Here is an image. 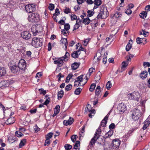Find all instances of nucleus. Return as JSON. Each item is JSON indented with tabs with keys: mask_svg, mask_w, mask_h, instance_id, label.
<instances>
[{
	"mask_svg": "<svg viewBox=\"0 0 150 150\" xmlns=\"http://www.w3.org/2000/svg\"><path fill=\"white\" fill-rule=\"evenodd\" d=\"M15 119L14 117H11L9 118L5 122L7 125H11L14 123Z\"/></svg>",
	"mask_w": 150,
	"mask_h": 150,
	"instance_id": "nucleus-14",
	"label": "nucleus"
},
{
	"mask_svg": "<svg viewBox=\"0 0 150 150\" xmlns=\"http://www.w3.org/2000/svg\"><path fill=\"white\" fill-rule=\"evenodd\" d=\"M71 11L70 9L69 8L66 7L64 9V12L65 13L67 14L70 13Z\"/></svg>",
	"mask_w": 150,
	"mask_h": 150,
	"instance_id": "nucleus-55",
	"label": "nucleus"
},
{
	"mask_svg": "<svg viewBox=\"0 0 150 150\" xmlns=\"http://www.w3.org/2000/svg\"><path fill=\"white\" fill-rule=\"evenodd\" d=\"M83 75H81L80 76H79L76 79V80L74 82V85L75 86H77V84H76V83H78V86H79L80 84V82L81 81H82L83 80Z\"/></svg>",
	"mask_w": 150,
	"mask_h": 150,
	"instance_id": "nucleus-13",
	"label": "nucleus"
},
{
	"mask_svg": "<svg viewBox=\"0 0 150 150\" xmlns=\"http://www.w3.org/2000/svg\"><path fill=\"white\" fill-rule=\"evenodd\" d=\"M87 13H88L87 15V16L89 17L93 16V14H94V11L88 10L87 11Z\"/></svg>",
	"mask_w": 150,
	"mask_h": 150,
	"instance_id": "nucleus-36",
	"label": "nucleus"
},
{
	"mask_svg": "<svg viewBox=\"0 0 150 150\" xmlns=\"http://www.w3.org/2000/svg\"><path fill=\"white\" fill-rule=\"evenodd\" d=\"M38 91L40 92V94H43L45 95L47 93L46 91L44 90L43 88H40L38 90Z\"/></svg>",
	"mask_w": 150,
	"mask_h": 150,
	"instance_id": "nucleus-47",
	"label": "nucleus"
},
{
	"mask_svg": "<svg viewBox=\"0 0 150 150\" xmlns=\"http://www.w3.org/2000/svg\"><path fill=\"white\" fill-rule=\"evenodd\" d=\"M91 21V20L88 17L84 18L83 21V23L85 24V25H87L89 24Z\"/></svg>",
	"mask_w": 150,
	"mask_h": 150,
	"instance_id": "nucleus-29",
	"label": "nucleus"
},
{
	"mask_svg": "<svg viewBox=\"0 0 150 150\" xmlns=\"http://www.w3.org/2000/svg\"><path fill=\"white\" fill-rule=\"evenodd\" d=\"M64 94V92L63 90H61L59 91L57 94L58 99V100L61 99Z\"/></svg>",
	"mask_w": 150,
	"mask_h": 150,
	"instance_id": "nucleus-27",
	"label": "nucleus"
},
{
	"mask_svg": "<svg viewBox=\"0 0 150 150\" xmlns=\"http://www.w3.org/2000/svg\"><path fill=\"white\" fill-rule=\"evenodd\" d=\"M101 134V131L96 130V132L94 134V138H96V139H98L99 138Z\"/></svg>",
	"mask_w": 150,
	"mask_h": 150,
	"instance_id": "nucleus-28",
	"label": "nucleus"
},
{
	"mask_svg": "<svg viewBox=\"0 0 150 150\" xmlns=\"http://www.w3.org/2000/svg\"><path fill=\"white\" fill-rule=\"evenodd\" d=\"M96 86V84H92L89 88V90L91 92L93 91L95 88Z\"/></svg>",
	"mask_w": 150,
	"mask_h": 150,
	"instance_id": "nucleus-46",
	"label": "nucleus"
},
{
	"mask_svg": "<svg viewBox=\"0 0 150 150\" xmlns=\"http://www.w3.org/2000/svg\"><path fill=\"white\" fill-rule=\"evenodd\" d=\"M122 66L121 67V70L120 71L118 70H117V72L119 71L120 72H122L125 70V68L128 65L127 64H126L125 61H124L122 62Z\"/></svg>",
	"mask_w": 150,
	"mask_h": 150,
	"instance_id": "nucleus-24",
	"label": "nucleus"
},
{
	"mask_svg": "<svg viewBox=\"0 0 150 150\" xmlns=\"http://www.w3.org/2000/svg\"><path fill=\"white\" fill-rule=\"evenodd\" d=\"M91 24L92 28L96 27L98 25V21L95 19L91 21Z\"/></svg>",
	"mask_w": 150,
	"mask_h": 150,
	"instance_id": "nucleus-26",
	"label": "nucleus"
},
{
	"mask_svg": "<svg viewBox=\"0 0 150 150\" xmlns=\"http://www.w3.org/2000/svg\"><path fill=\"white\" fill-rule=\"evenodd\" d=\"M146 39L145 38H140L139 37H138L136 39V42L137 44H141L142 43H143L144 45L146 43V42L145 43L144 42V41H146Z\"/></svg>",
	"mask_w": 150,
	"mask_h": 150,
	"instance_id": "nucleus-15",
	"label": "nucleus"
},
{
	"mask_svg": "<svg viewBox=\"0 0 150 150\" xmlns=\"http://www.w3.org/2000/svg\"><path fill=\"white\" fill-rule=\"evenodd\" d=\"M118 110L122 112H124L127 110L126 105L123 103H120L118 105L117 107Z\"/></svg>",
	"mask_w": 150,
	"mask_h": 150,
	"instance_id": "nucleus-12",
	"label": "nucleus"
},
{
	"mask_svg": "<svg viewBox=\"0 0 150 150\" xmlns=\"http://www.w3.org/2000/svg\"><path fill=\"white\" fill-rule=\"evenodd\" d=\"M132 47V44L128 42L126 47V50L127 51H129Z\"/></svg>",
	"mask_w": 150,
	"mask_h": 150,
	"instance_id": "nucleus-40",
	"label": "nucleus"
},
{
	"mask_svg": "<svg viewBox=\"0 0 150 150\" xmlns=\"http://www.w3.org/2000/svg\"><path fill=\"white\" fill-rule=\"evenodd\" d=\"M21 37L26 40H28L30 38L31 34L28 31H24L21 33Z\"/></svg>",
	"mask_w": 150,
	"mask_h": 150,
	"instance_id": "nucleus-8",
	"label": "nucleus"
},
{
	"mask_svg": "<svg viewBox=\"0 0 150 150\" xmlns=\"http://www.w3.org/2000/svg\"><path fill=\"white\" fill-rule=\"evenodd\" d=\"M80 27L79 24L77 23V21H76V23L74 26V28L73 31L79 28Z\"/></svg>",
	"mask_w": 150,
	"mask_h": 150,
	"instance_id": "nucleus-49",
	"label": "nucleus"
},
{
	"mask_svg": "<svg viewBox=\"0 0 150 150\" xmlns=\"http://www.w3.org/2000/svg\"><path fill=\"white\" fill-rule=\"evenodd\" d=\"M61 43L64 44L65 45V49H67L68 45V42L67 39L62 38L60 40Z\"/></svg>",
	"mask_w": 150,
	"mask_h": 150,
	"instance_id": "nucleus-21",
	"label": "nucleus"
},
{
	"mask_svg": "<svg viewBox=\"0 0 150 150\" xmlns=\"http://www.w3.org/2000/svg\"><path fill=\"white\" fill-rule=\"evenodd\" d=\"M107 123V121H103V120L101 121L100 125L102 127H105L106 126V124Z\"/></svg>",
	"mask_w": 150,
	"mask_h": 150,
	"instance_id": "nucleus-57",
	"label": "nucleus"
},
{
	"mask_svg": "<svg viewBox=\"0 0 150 150\" xmlns=\"http://www.w3.org/2000/svg\"><path fill=\"white\" fill-rule=\"evenodd\" d=\"M10 69L11 71L13 73H16L19 70V68L18 66H17L16 65H13L10 63Z\"/></svg>",
	"mask_w": 150,
	"mask_h": 150,
	"instance_id": "nucleus-10",
	"label": "nucleus"
},
{
	"mask_svg": "<svg viewBox=\"0 0 150 150\" xmlns=\"http://www.w3.org/2000/svg\"><path fill=\"white\" fill-rule=\"evenodd\" d=\"M31 31L34 35H35L37 33H38V30L36 29V27L35 26H33L31 28Z\"/></svg>",
	"mask_w": 150,
	"mask_h": 150,
	"instance_id": "nucleus-30",
	"label": "nucleus"
},
{
	"mask_svg": "<svg viewBox=\"0 0 150 150\" xmlns=\"http://www.w3.org/2000/svg\"><path fill=\"white\" fill-rule=\"evenodd\" d=\"M72 88V86L71 84H69L67 85L65 88V90L66 91H68L70 90Z\"/></svg>",
	"mask_w": 150,
	"mask_h": 150,
	"instance_id": "nucleus-45",
	"label": "nucleus"
},
{
	"mask_svg": "<svg viewBox=\"0 0 150 150\" xmlns=\"http://www.w3.org/2000/svg\"><path fill=\"white\" fill-rule=\"evenodd\" d=\"M137 128H132L129 130L127 134V136H130L132 134V133Z\"/></svg>",
	"mask_w": 150,
	"mask_h": 150,
	"instance_id": "nucleus-43",
	"label": "nucleus"
},
{
	"mask_svg": "<svg viewBox=\"0 0 150 150\" xmlns=\"http://www.w3.org/2000/svg\"><path fill=\"white\" fill-rule=\"evenodd\" d=\"M144 124L143 126L142 129L145 130L146 129L150 124V121L148 118H147L144 122Z\"/></svg>",
	"mask_w": 150,
	"mask_h": 150,
	"instance_id": "nucleus-17",
	"label": "nucleus"
},
{
	"mask_svg": "<svg viewBox=\"0 0 150 150\" xmlns=\"http://www.w3.org/2000/svg\"><path fill=\"white\" fill-rule=\"evenodd\" d=\"M82 89L80 88H78L76 89L74 91V94L76 95H79L81 92Z\"/></svg>",
	"mask_w": 150,
	"mask_h": 150,
	"instance_id": "nucleus-33",
	"label": "nucleus"
},
{
	"mask_svg": "<svg viewBox=\"0 0 150 150\" xmlns=\"http://www.w3.org/2000/svg\"><path fill=\"white\" fill-rule=\"evenodd\" d=\"M64 59L63 58H62V57L57 59L55 60L54 61V63L55 64H57V66L60 67H62L64 63L63 60Z\"/></svg>",
	"mask_w": 150,
	"mask_h": 150,
	"instance_id": "nucleus-11",
	"label": "nucleus"
},
{
	"mask_svg": "<svg viewBox=\"0 0 150 150\" xmlns=\"http://www.w3.org/2000/svg\"><path fill=\"white\" fill-rule=\"evenodd\" d=\"M53 133L52 132H50L47 134L46 136V139H49L52 137Z\"/></svg>",
	"mask_w": 150,
	"mask_h": 150,
	"instance_id": "nucleus-51",
	"label": "nucleus"
},
{
	"mask_svg": "<svg viewBox=\"0 0 150 150\" xmlns=\"http://www.w3.org/2000/svg\"><path fill=\"white\" fill-rule=\"evenodd\" d=\"M109 15V13L107 11L106 7L104 6H102L101 7L100 12L98 14L96 18H102L103 17L106 18Z\"/></svg>",
	"mask_w": 150,
	"mask_h": 150,
	"instance_id": "nucleus-4",
	"label": "nucleus"
},
{
	"mask_svg": "<svg viewBox=\"0 0 150 150\" xmlns=\"http://www.w3.org/2000/svg\"><path fill=\"white\" fill-rule=\"evenodd\" d=\"M147 12L146 11H143L140 13L139 16L140 17L144 19L146 17Z\"/></svg>",
	"mask_w": 150,
	"mask_h": 150,
	"instance_id": "nucleus-32",
	"label": "nucleus"
},
{
	"mask_svg": "<svg viewBox=\"0 0 150 150\" xmlns=\"http://www.w3.org/2000/svg\"><path fill=\"white\" fill-rule=\"evenodd\" d=\"M95 111L94 109H93L91 110L90 112H90V113L88 115V116L90 117L91 118H92V116H93L95 113V112H94Z\"/></svg>",
	"mask_w": 150,
	"mask_h": 150,
	"instance_id": "nucleus-42",
	"label": "nucleus"
},
{
	"mask_svg": "<svg viewBox=\"0 0 150 150\" xmlns=\"http://www.w3.org/2000/svg\"><path fill=\"white\" fill-rule=\"evenodd\" d=\"M132 12V10L129 8H127V9H125V13L128 15H129L131 14Z\"/></svg>",
	"mask_w": 150,
	"mask_h": 150,
	"instance_id": "nucleus-50",
	"label": "nucleus"
},
{
	"mask_svg": "<svg viewBox=\"0 0 150 150\" xmlns=\"http://www.w3.org/2000/svg\"><path fill=\"white\" fill-rule=\"evenodd\" d=\"M26 142V139H23L21 140L19 145V148H21L23 146L25 145Z\"/></svg>",
	"mask_w": 150,
	"mask_h": 150,
	"instance_id": "nucleus-31",
	"label": "nucleus"
},
{
	"mask_svg": "<svg viewBox=\"0 0 150 150\" xmlns=\"http://www.w3.org/2000/svg\"><path fill=\"white\" fill-rule=\"evenodd\" d=\"M113 131L112 130H110L108 132H107L105 135V136L103 137L105 139H106L108 137H111L113 134Z\"/></svg>",
	"mask_w": 150,
	"mask_h": 150,
	"instance_id": "nucleus-18",
	"label": "nucleus"
},
{
	"mask_svg": "<svg viewBox=\"0 0 150 150\" xmlns=\"http://www.w3.org/2000/svg\"><path fill=\"white\" fill-rule=\"evenodd\" d=\"M43 41V39L42 38L38 39V38L35 37L32 39L31 44L35 47L38 48L42 45Z\"/></svg>",
	"mask_w": 150,
	"mask_h": 150,
	"instance_id": "nucleus-3",
	"label": "nucleus"
},
{
	"mask_svg": "<svg viewBox=\"0 0 150 150\" xmlns=\"http://www.w3.org/2000/svg\"><path fill=\"white\" fill-rule=\"evenodd\" d=\"M50 143V140L49 139H46L45 142L44 146H49Z\"/></svg>",
	"mask_w": 150,
	"mask_h": 150,
	"instance_id": "nucleus-56",
	"label": "nucleus"
},
{
	"mask_svg": "<svg viewBox=\"0 0 150 150\" xmlns=\"http://www.w3.org/2000/svg\"><path fill=\"white\" fill-rule=\"evenodd\" d=\"M18 66L19 70L21 69L24 71L26 67V63L25 60L23 59H21L18 62Z\"/></svg>",
	"mask_w": 150,
	"mask_h": 150,
	"instance_id": "nucleus-7",
	"label": "nucleus"
},
{
	"mask_svg": "<svg viewBox=\"0 0 150 150\" xmlns=\"http://www.w3.org/2000/svg\"><path fill=\"white\" fill-rule=\"evenodd\" d=\"M6 74V71L5 68L0 67V77L4 76Z\"/></svg>",
	"mask_w": 150,
	"mask_h": 150,
	"instance_id": "nucleus-16",
	"label": "nucleus"
},
{
	"mask_svg": "<svg viewBox=\"0 0 150 150\" xmlns=\"http://www.w3.org/2000/svg\"><path fill=\"white\" fill-rule=\"evenodd\" d=\"M50 98L48 97L46 99L45 101L43 103V104H44V105H47L49 103V102H50Z\"/></svg>",
	"mask_w": 150,
	"mask_h": 150,
	"instance_id": "nucleus-60",
	"label": "nucleus"
},
{
	"mask_svg": "<svg viewBox=\"0 0 150 150\" xmlns=\"http://www.w3.org/2000/svg\"><path fill=\"white\" fill-rule=\"evenodd\" d=\"M64 147L66 150H70L72 148V146L69 144H65Z\"/></svg>",
	"mask_w": 150,
	"mask_h": 150,
	"instance_id": "nucleus-37",
	"label": "nucleus"
},
{
	"mask_svg": "<svg viewBox=\"0 0 150 150\" xmlns=\"http://www.w3.org/2000/svg\"><path fill=\"white\" fill-rule=\"evenodd\" d=\"M114 16L116 18H118L121 17L122 16V14L118 12L117 11L114 14Z\"/></svg>",
	"mask_w": 150,
	"mask_h": 150,
	"instance_id": "nucleus-53",
	"label": "nucleus"
},
{
	"mask_svg": "<svg viewBox=\"0 0 150 150\" xmlns=\"http://www.w3.org/2000/svg\"><path fill=\"white\" fill-rule=\"evenodd\" d=\"M28 20L31 23H36L40 21V15L37 12L32 13L28 15Z\"/></svg>",
	"mask_w": 150,
	"mask_h": 150,
	"instance_id": "nucleus-1",
	"label": "nucleus"
},
{
	"mask_svg": "<svg viewBox=\"0 0 150 150\" xmlns=\"http://www.w3.org/2000/svg\"><path fill=\"white\" fill-rule=\"evenodd\" d=\"M70 28V25L69 23H66L64 25V30L67 31Z\"/></svg>",
	"mask_w": 150,
	"mask_h": 150,
	"instance_id": "nucleus-48",
	"label": "nucleus"
},
{
	"mask_svg": "<svg viewBox=\"0 0 150 150\" xmlns=\"http://www.w3.org/2000/svg\"><path fill=\"white\" fill-rule=\"evenodd\" d=\"M7 80H3L1 81V83L3 86L2 89L5 88L9 86V83H8Z\"/></svg>",
	"mask_w": 150,
	"mask_h": 150,
	"instance_id": "nucleus-25",
	"label": "nucleus"
},
{
	"mask_svg": "<svg viewBox=\"0 0 150 150\" xmlns=\"http://www.w3.org/2000/svg\"><path fill=\"white\" fill-rule=\"evenodd\" d=\"M141 106H137L133 110L132 113V118L134 120H137L139 119L141 115L140 109Z\"/></svg>",
	"mask_w": 150,
	"mask_h": 150,
	"instance_id": "nucleus-2",
	"label": "nucleus"
},
{
	"mask_svg": "<svg viewBox=\"0 0 150 150\" xmlns=\"http://www.w3.org/2000/svg\"><path fill=\"white\" fill-rule=\"evenodd\" d=\"M71 20L72 21H74L75 20H77V16L75 14L72 15L71 16Z\"/></svg>",
	"mask_w": 150,
	"mask_h": 150,
	"instance_id": "nucleus-64",
	"label": "nucleus"
},
{
	"mask_svg": "<svg viewBox=\"0 0 150 150\" xmlns=\"http://www.w3.org/2000/svg\"><path fill=\"white\" fill-rule=\"evenodd\" d=\"M74 121V120L73 118L70 117L68 120H67V125H71L73 123Z\"/></svg>",
	"mask_w": 150,
	"mask_h": 150,
	"instance_id": "nucleus-35",
	"label": "nucleus"
},
{
	"mask_svg": "<svg viewBox=\"0 0 150 150\" xmlns=\"http://www.w3.org/2000/svg\"><path fill=\"white\" fill-rule=\"evenodd\" d=\"M147 76V72L146 71H143L140 74V76L142 79H144Z\"/></svg>",
	"mask_w": 150,
	"mask_h": 150,
	"instance_id": "nucleus-19",
	"label": "nucleus"
},
{
	"mask_svg": "<svg viewBox=\"0 0 150 150\" xmlns=\"http://www.w3.org/2000/svg\"><path fill=\"white\" fill-rule=\"evenodd\" d=\"M79 50L74 51L71 54V57L74 58H76L78 57L79 54L78 53Z\"/></svg>",
	"mask_w": 150,
	"mask_h": 150,
	"instance_id": "nucleus-23",
	"label": "nucleus"
},
{
	"mask_svg": "<svg viewBox=\"0 0 150 150\" xmlns=\"http://www.w3.org/2000/svg\"><path fill=\"white\" fill-rule=\"evenodd\" d=\"M77 138L78 136L77 135H73L71 137V139L73 142H74Z\"/></svg>",
	"mask_w": 150,
	"mask_h": 150,
	"instance_id": "nucleus-39",
	"label": "nucleus"
},
{
	"mask_svg": "<svg viewBox=\"0 0 150 150\" xmlns=\"http://www.w3.org/2000/svg\"><path fill=\"white\" fill-rule=\"evenodd\" d=\"M115 128V125L113 123H112L109 126V128L110 129L112 130Z\"/></svg>",
	"mask_w": 150,
	"mask_h": 150,
	"instance_id": "nucleus-61",
	"label": "nucleus"
},
{
	"mask_svg": "<svg viewBox=\"0 0 150 150\" xmlns=\"http://www.w3.org/2000/svg\"><path fill=\"white\" fill-rule=\"evenodd\" d=\"M92 108L90 105L87 104V105L86 107L85 108V111L86 112H90L91 110H92Z\"/></svg>",
	"mask_w": 150,
	"mask_h": 150,
	"instance_id": "nucleus-34",
	"label": "nucleus"
},
{
	"mask_svg": "<svg viewBox=\"0 0 150 150\" xmlns=\"http://www.w3.org/2000/svg\"><path fill=\"white\" fill-rule=\"evenodd\" d=\"M97 140L96 138H94V137H93L89 142V145L90 147H92L94 146L95 143Z\"/></svg>",
	"mask_w": 150,
	"mask_h": 150,
	"instance_id": "nucleus-20",
	"label": "nucleus"
},
{
	"mask_svg": "<svg viewBox=\"0 0 150 150\" xmlns=\"http://www.w3.org/2000/svg\"><path fill=\"white\" fill-rule=\"evenodd\" d=\"M80 63L77 62H74L71 64L72 69L73 70L76 69L79 67Z\"/></svg>",
	"mask_w": 150,
	"mask_h": 150,
	"instance_id": "nucleus-22",
	"label": "nucleus"
},
{
	"mask_svg": "<svg viewBox=\"0 0 150 150\" xmlns=\"http://www.w3.org/2000/svg\"><path fill=\"white\" fill-rule=\"evenodd\" d=\"M42 75V72H38L35 76V77L36 78L38 77V78H40Z\"/></svg>",
	"mask_w": 150,
	"mask_h": 150,
	"instance_id": "nucleus-62",
	"label": "nucleus"
},
{
	"mask_svg": "<svg viewBox=\"0 0 150 150\" xmlns=\"http://www.w3.org/2000/svg\"><path fill=\"white\" fill-rule=\"evenodd\" d=\"M120 144V141L118 139H113L112 142V146L113 149L118 148Z\"/></svg>",
	"mask_w": 150,
	"mask_h": 150,
	"instance_id": "nucleus-9",
	"label": "nucleus"
},
{
	"mask_svg": "<svg viewBox=\"0 0 150 150\" xmlns=\"http://www.w3.org/2000/svg\"><path fill=\"white\" fill-rule=\"evenodd\" d=\"M34 129L36 132H38L40 130V129L38 127L37 125H35Z\"/></svg>",
	"mask_w": 150,
	"mask_h": 150,
	"instance_id": "nucleus-63",
	"label": "nucleus"
},
{
	"mask_svg": "<svg viewBox=\"0 0 150 150\" xmlns=\"http://www.w3.org/2000/svg\"><path fill=\"white\" fill-rule=\"evenodd\" d=\"M25 8L26 11L29 13H34V11L36 10L35 6L33 4L26 5Z\"/></svg>",
	"mask_w": 150,
	"mask_h": 150,
	"instance_id": "nucleus-6",
	"label": "nucleus"
},
{
	"mask_svg": "<svg viewBox=\"0 0 150 150\" xmlns=\"http://www.w3.org/2000/svg\"><path fill=\"white\" fill-rule=\"evenodd\" d=\"M15 134L18 137H21L23 136V134L21 132H18V131H16V132Z\"/></svg>",
	"mask_w": 150,
	"mask_h": 150,
	"instance_id": "nucleus-52",
	"label": "nucleus"
},
{
	"mask_svg": "<svg viewBox=\"0 0 150 150\" xmlns=\"http://www.w3.org/2000/svg\"><path fill=\"white\" fill-rule=\"evenodd\" d=\"M80 142L79 141H77L76 142L75 144L74 145V149H77V148L80 146Z\"/></svg>",
	"mask_w": 150,
	"mask_h": 150,
	"instance_id": "nucleus-41",
	"label": "nucleus"
},
{
	"mask_svg": "<svg viewBox=\"0 0 150 150\" xmlns=\"http://www.w3.org/2000/svg\"><path fill=\"white\" fill-rule=\"evenodd\" d=\"M104 150H111L110 148L109 144L104 145Z\"/></svg>",
	"mask_w": 150,
	"mask_h": 150,
	"instance_id": "nucleus-58",
	"label": "nucleus"
},
{
	"mask_svg": "<svg viewBox=\"0 0 150 150\" xmlns=\"http://www.w3.org/2000/svg\"><path fill=\"white\" fill-rule=\"evenodd\" d=\"M140 97L139 93L137 92H134L130 94L129 98L130 100H134L138 101Z\"/></svg>",
	"mask_w": 150,
	"mask_h": 150,
	"instance_id": "nucleus-5",
	"label": "nucleus"
},
{
	"mask_svg": "<svg viewBox=\"0 0 150 150\" xmlns=\"http://www.w3.org/2000/svg\"><path fill=\"white\" fill-rule=\"evenodd\" d=\"M70 56V54L69 53L67 52H66L64 56L63 57H62V58H63V59L64 60L67 57H68Z\"/></svg>",
	"mask_w": 150,
	"mask_h": 150,
	"instance_id": "nucleus-59",
	"label": "nucleus"
},
{
	"mask_svg": "<svg viewBox=\"0 0 150 150\" xmlns=\"http://www.w3.org/2000/svg\"><path fill=\"white\" fill-rule=\"evenodd\" d=\"M112 86L111 83L110 81H108L106 85V88L107 90H109Z\"/></svg>",
	"mask_w": 150,
	"mask_h": 150,
	"instance_id": "nucleus-44",
	"label": "nucleus"
},
{
	"mask_svg": "<svg viewBox=\"0 0 150 150\" xmlns=\"http://www.w3.org/2000/svg\"><path fill=\"white\" fill-rule=\"evenodd\" d=\"M54 8V4H49L48 6V8L49 10L50 11L53 10Z\"/></svg>",
	"mask_w": 150,
	"mask_h": 150,
	"instance_id": "nucleus-54",
	"label": "nucleus"
},
{
	"mask_svg": "<svg viewBox=\"0 0 150 150\" xmlns=\"http://www.w3.org/2000/svg\"><path fill=\"white\" fill-rule=\"evenodd\" d=\"M102 3L101 0H95L94 1V4L98 6L100 5Z\"/></svg>",
	"mask_w": 150,
	"mask_h": 150,
	"instance_id": "nucleus-38",
	"label": "nucleus"
}]
</instances>
